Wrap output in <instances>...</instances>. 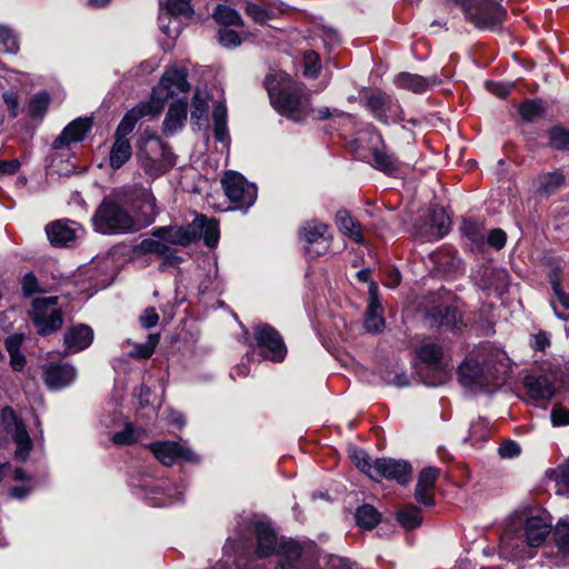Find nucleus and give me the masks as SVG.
Segmentation results:
<instances>
[{"label": "nucleus", "mask_w": 569, "mask_h": 569, "mask_svg": "<svg viewBox=\"0 0 569 569\" xmlns=\"http://www.w3.org/2000/svg\"><path fill=\"white\" fill-rule=\"evenodd\" d=\"M264 86L271 106L277 112L297 122L308 118L311 110L310 94L306 92L302 84L292 81L288 73L268 74Z\"/></svg>", "instance_id": "obj_1"}, {"label": "nucleus", "mask_w": 569, "mask_h": 569, "mask_svg": "<svg viewBox=\"0 0 569 569\" xmlns=\"http://www.w3.org/2000/svg\"><path fill=\"white\" fill-rule=\"evenodd\" d=\"M257 553L259 557H269L278 549L281 557L276 569H305L302 561V547L295 540L278 541L273 528L264 522L256 525Z\"/></svg>", "instance_id": "obj_2"}, {"label": "nucleus", "mask_w": 569, "mask_h": 569, "mask_svg": "<svg viewBox=\"0 0 569 569\" xmlns=\"http://www.w3.org/2000/svg\"><path fill=\"white\" fill-rule=\"evenodd\" d=\"M92 223L102 234L131 233L140 228L121 204L110 199H104L97 208Z\"/></svg>", "instance_id": "obj_3"}, {"label": "nucleus", "mask_w": 569, "mask_h": 569, "mask_svg": "<svg viewBox=\"0 0 569 569\" xmlns=\"http://www.w3.org/2000/svg\"><path fill=\"white\" fill-rule=\"evenodd\" d=\"M459 4L466 19L480 29H495L506 17V10L497 0H446Z\"/></svg>", "instance_id": "obj_4"}, {"label": "nucleus", "mask_w": 569, "mask_h": 569, "mask_svg": "<svg viewBox=\"0 0 569 569\" xmlns=\"http://www.w3.org/2000/svg\"><path fill=\"white\" fill-rule=\"evenodd\" d=\"M140 161L150 176H161L174 166V154L157 136H150L140 146Z\"/></svg>", "instance_id": "obj_5"}, {"label": "nucleus", "mask_w": 569, "mask_h": 569, "mask_svg": "<svg viewBox=\"0 0 569 569\" xmlns=\"http://www.w3.org/2000/svg\"><path fill=\"white\" fill-rule=\"evenodd\" d=\"M187 77L188 72L183 68L170 67L164 71L159 84L153 88L149 100L156 112L161 113L169 98L188 93L190 84Z\"/></svg>", "instance_id": "obj_6"}, {"label": "nucleus", "mask_w": 569, "mask_h": 569, "mask_svg": "<svg viewBox=\"0 0 569 569\" xmlns=\"http://www.w3.org/2000/svg\"><path fill=\"white\" fill-rule=\"evenodd\" d=\"M417 355L427 368V372L423 377L425 385L439 387L450 379L451 369L440 346L426 343L419 348Z\"/></svg>", "instance_id": "obj_7"}, {"label": "nucleus", "mask_w": 569, "mask_h": 569, "mask_svg": "<svg viewBox=\"0 0 569 569\" xmlns=\"http://www.w3.org/2000/svg\"><path fill=\"white\" fill-rule=\"evenodd\" d=\"M57 305L58 297L56 296L33 299L29 315L39 335L48 336L62 327L63 315Z\"/></svg>", "instance_id": "obj_8"}, {"label": "nucleus", "mask_w": 569, "mask_h": 569, "mask_svg": "<svg viewBox=\"0 0 569 569\" xmlns=\"http://www.w3.org/2000/svg\"><path fill=\"white\" fill-rule=\"evenodd\" d=\"M228 199L233 203L234 209L251 207L257 199V188L249 183L243 176L237 172H227L221 180Z\"/></svg>", "instance_id": "obj_9"}, {"label": "nucleus", "mask_w": 569, "mask_h": 569, "mask_svg": "<svg viewBox=\"0 0 569 569\" xmlns=\"http://www.w3.org/2000/svg\"><path fill=\"white\" fill-rule=\"evenodd\" d=\"M0 419L3 430L11 436L17 446L16 457L26 460L32 449V442L24 423L10 407L1 410Z\"/></svg>", "instance_id": "obj_10"}, {"label": "nucleus", "mask_w": 569, "mask_h": 569, "mask_svg": "<svg viewBox=\"0 0 569 569\" xmlns=\"http://www.w3.org/2000/svg\"><path fill=\"white\" fill-rule=\"evenodd\" d=\"M257 347L262 349L264 358L281 362L287 355V348L280 333L267 323L259 325L253 330Z\"/></svg>", "instance_id": "obj_11"}, {"label": "nucleus", "mask_w": 569, "mask_h": 569, "mask_svg": "<svg viewBox=\"0 0 569 569\" xmlns=\"http://www.w3.org/2000/svg\"><path fill=\"white\" fill-rule=\"evenodd\" d=\"M153 456L164 466H172L179 459L198 462V456L189 448L176 441H157L149 446Z\"/></svg>", "instance_id": "obj_12"}, {"label": "nucleus", "mask_w": 569, "mask_h": 569, "mask_svg": "<svg viewBox=\"0 0 569 569\" xmlns=\"http://www.w3.org/2000/svg\"><path fill=\"white\" fill-rule=\"evenodd\" d=\"M371 479L379 481L382 478L396 480L405 485L411 478V466L405 460H395L391 458H378L375 460Z\"/></svg>", "instance_id": "obj_13"}, {"label": "nucleus", "mask_w": 569, "mask_h": 569, "mask_svg": "<svg viewBox=\"0 0 569 569\" xmlns=\"http://www.w3.org/2000/svg\"><path fill=\"white\" fill-rule=\"evenodd\" d=\"M201 226V220H192L186 226H168L154 228L151 234L158 239H162L166 243L177 246H188L197 240V232Z\"/></svg>", "instance_id": "obj_14"}, {"label": "nucleus", "mask_w": 569, "mask_h": 569, "mask_svg": "<svg viewBox=\"0 0 569 569\" xmlns=\"http://www.w3.org/2000/svg\"><path fill=\"white\" fill-rule=\"evenodd\" d=\"M461 385L468 388L485 387L493 381V376L482 360L468 357L459 367Z\"/></svg>", "instance_id": "obj_15"}, {"label": "nucleus", "mask_w": 569, "mask_h": 569, "mask_svg": "<svg viewBox=\"0 0 569 569\" xmlns=\"http://www.w3.org/2000/svg\"><path fill=\"white\" fill-rule=\"evenodd\" d=\"M327 224L319 221H308L300 228V237L306 242V249L311 256L323 254L329 246Z\"/></svg>", "instance_id": "obj_16"}, {"label": "nucleus", "mask_w": 569, "mask_h": 569, "mask_svg": "<svg viewBox=\"0 0 569 569\" xmlns=\"http://www.w3.org/2000/svg\"><path fill=\"white\" fill-rule=\"evenodd\" d=\"M92 122L89 118H77L71 121L52 142L53 150H69L72 143L80 142L90 131Z\"/></svg>", "instance_id": "obj_17"}, {"label": "nucleus", "mask_w": 569, "mask_h": 569, "mask_svg": "<svg viewBox=\"0 0 569 569\" xmlns=\"http://www.w3.org/2000/svg\"><path fill=\"white\" fill-rule=\"evenodd\" d=\"M366 104L373 116L382 122L398 116L399 106L390 96L376 90L366 97Z\"/></svg>", "instance_id": "obj_18"}, {"label": "nucleus", "mask_w": 569, "mask_h": 569, "mask_svg": "<svg viewBox=\"0 0 569 569\" xmlns=\"http://www.w3.org/2000/svg\"><path fill=\"white\" fill-rule=\"evenodd\" d=\"M49 241L59 247L69 244L83 233V229L74 221L58 220L47 226Z\"/></svg>", "instance_id": "obj_19"}, {"label": "nucleus", "mask_w": 569, "mask_h": 569, "mask_svg": "<svg viewBox=\"0 0 569 569\" xmlns=\"http://www.w3.org/2000/svg\"><path fill=\"white\" fill-rule=\"evenodd\" d=\"M519 523H523L526 545L531 548L540 547L550 533V523L539 515L519 518Z\"/></svg>", "instance_id": "obj_20"}, {"label": "nucleus", "mask_w": 569, "mask_h": 569, "mask_svg": "<svg viewBox=\"0 0 569 569\" xmlns=\"http://www.w3.org/2000/svg\"><path fill=\"white\" fill-rule=\"evenodd\" d=\"M76 377V368L68 363H49L43 368V379L49 389L68 387Z\"/></svg>", "instance_id": "obj_21"}, {"label": "nucleus", "mask_w": 569, "mask_h": 569, "mask_svg": "<svg viewBox=\"0 0 569 569\" xmlns=\"http://www.w3.org/2000/svg\"><path fill=\"white\" fill-rule=\"evenodd\" d=\"M153 109V106L149 101H147L141 102L131 110H129L118 124L114 132V138L128 139V136L133 131L137 122L141 118L146 116L154 117L160 114L159 112H156Z\"/></svg>", "instance_id": "obj_22"}, {"label": "nucleus", "mask_w": 569, "mask_h": 569, "mask_svg": "<svg viewBox=\"0 0 569 569\" xmlns=\"http://www.w3.org/2000/svg\"><path fill=\"white\" fill-rule=\"evenodd\" d=\"M188 114V103L186 97L177 98L169 107L163 120V132L167 136H173L184 126Z\"/></svg>", "instance_id": "obj_23"}, {"label": "nucleus", "mask_w": 569, "mask_h": 569, "mask_svg": "<svg viewBox=\"0 0 569 569\" xmlns=\"http://www.w3.org/2000/svg\"><path fill=\"white\" fill-rule=\"evenodd\" d=\"M439 475L440 470L435 467H427L420 471L415 489V497L418 502L425 506L435 505V499L430 491L432 490Z\"/></svg>", "instance_id": "obj_24"}, {"label": "nucleus", "mask_w": 569, "mask_h": 569, "mask_svg": "<svg viewBox=\"0 0 569 569\" xmlns=\"http://www.w3.org/2000/svg\"><path fill=\"white\" fill-rule=\"evenodd\" d=\"M137 250L141 253H154L164 260V264L169 266H178L182 260L166 241L153 236L152 238L143 239L138 244Z\"/></svg>", "instance_id": "obj_25"}, {"label": "nucleus", "mask_w": 569, "mask_h": 569, "mask_svg": "<svg viewBox=\"0 0 569 569\" xmlns=\"http://www.w3.org/2000/svg\"><path fill=\"white\" fill-rule=\"evenodd\" d=\"M523 385L535 402L548 401L555 396V387L547 376H527Z\"/></svg>", "instance_id": "obj_26"}, {"label": "nucleus", "mask_w": 569, "mask_h": 569, "mask_svg": "<svg viewBox=\"0 0 569 569\" xmlns=\"http://www.w3.org/2000/svg\"><path fill=\"white\" fill-rule=\"evenodd\" d=\"M395 83L398 88L406 89L415 93H422L436 84L441 83V80L437 76L425 78L410 72H401L396 77Z\"/></svg>", "instance_id": "obj_27"}, {"label": "nucleus", "mask_w": 569, "mask_h": 569, "mask_svg": "<svg viewBox=\"0 0 569 569\" xmlns=\"http://www.w3.org/2000/svg\"><path fill=\"white\" fill-rule=\"evenodd\" d=\"M92 340L93 330L87 325L73 326L64 335V345L72 353L87 349Z\"/></svg>", "instance_id": "obj_28"}, {"label": "nucleus", "mask_w": 569, "mask_h": 569, "mask_svg": "<svg viewBox=\"0 0 569 569\" xmlns=\"http://www.w3.org/2000/svg\"><path fill=\"white\" fill-rule=\"evenodd\" d=\"M428 317L432 325L445 327L449 330L458 329L462 326V317L457 308L451 306H437L429 310Z\"/></svg>", "instance_id": "obj_29"}, {"label": "nucleus", "mask_w": 569, "mask_h": 569, "mask_svg": "<svg viewBox=\"0 0 569 569\" xmlns=\"http://www.w3.org/2000/svg\"><path fill=\"white\" fill-rule=\"evenodd\" d=\"M193 13L190 0H167L164 8H161L159 13V27L166 36H171L172 30L169 26L163 24L164 19H170V16L190 17Z\"/></svg>", "instance_id": "obj_30"}, {"label": "nucleus", "mask_w": 569, "mask_h": 569, "mask_svg": "<svg viewBox=\"0 0 569 569\" xmlns=\"http://www.w3.org/2000/svg\"><path fill=\"white\" fill-rule=\"evenodd\" d=\"M132 156L129 139L114 138L109 152V164L113 170L120 169Z\"/></svg>", "instance_id": "obj_31"}, {"label": "nucleus", "mask_w": 569, "mask_h": 569, "mask_svg": "<svg viewBox=\"0 0 569 569\" xmlns=\"http://www.w3.org/2000/svg\"><path fill=\"white\" fill-rule=\"evenodd\" d=\"M339 230L358 243L363 242L361 226L348 211L341 210L336 216Z\"/></svg>", "instance_id": "obj_32"}, {"label": "nucleus", "mask_w": 569, "mask_h": 569, "mask_svg": "<svg viewBox=\"0 0 569 569\" xmlns=\"http://www.w3.org/2000/svg\"><path fill=\"white\" fill-rule=\"evenodd\" d=\"M501 551L511 558L515 559H525V558H531V552L527 550L525 546H520L518 543V540H515V537L512 536V531L510 528H508L502 537H501Z\"/></svg>", "instance_id": "obj_33"}, {"label": "nucleus", "mask_w": 569, "mask_h": 569, "mask_svg": "<svg viewBox=\"0 0 569 569\" xmlns=\"http://www.w3.org/2000/svg\"><path fill=\"white\" fill-rule=\"evenodd\" d=\"M193 220H201V228L197 232V240L203 238L208 247H214L219 240L218 222L214 219H208L206 216H197Z\"/></svg>", "instance_id": "obj_34"}, {"label": "nucleus", "mask_w": 569, "mask_h": 569, "mask_svg": "<svg viewBox=\"0 0 569 569\" xmlns=\"http://www.w3.org/2000/svg\"><path fill=\"white\" fill-rule=\"evenodd\" d=\"M372 162L376 169L389 176L397 174L400 169L399 161L392 154L379 149H373Z\"/></svg>", "instance_id": "obj_35"}, {"label": "nucleus", "mask_w": 569, "mask_h": 569, "mask_svg": "<svg viewBox=\"0 0 569 569\" xmlns=\"http://www.w3.org/2000/svg\"><path fill=\"white\" fill-rule=\"evenodd\" d=\"M538 191L546 196L555 193L563 183V176L560 171L547 172L538 176Z\"/></svg>", "instance_id": "obj_36"}, {"label": "nucleus", "mask_w": 569, "mask_h": 569, "mask_svg": "<svg viewBox=\"0 0 569 569\" xmlns=\"http://www.w3.org/2000/svg\"><path fill=\"white\" fill-rule=\"evenodd\" d=\"M355 517L357 525L367 530L373 529L380 521V513L371 505L358 507Z\"/></svg>", "instance_id": "obj_37"}, {"label": "nucleus", "mask_w": 569, "mask_h": 569, "mask_svg": "<svg viewBox=\"0 0 569 569\" xmlns=\"http://www.w3.org/2000/svg\"><path fill=\"white\" fill-rule=\"evenodd\" d=\"M397 520L407 530L419 527L422 522L421 511L413 505H406L397 513Z\"/></svg>", "instance_id": "obj_38"}, {"label": "nucleus", "mask_w": 569, "mask_h": 569, "mask_svg": "<svg viewBox=\"0 0 569 569\" xmlns=\"http://www.w3.org/2000/svg\"><path fill=\"white\" fill-rule=\"evenodd\" d=\"M432 233L440 239L448 233L451 221L443 208H435L430 214Z\"/></svg>", "instance_id": "obj_39"}, {"label": "nucleus", "mask_w": 569, "mask_h": 569, "mask_svg": "<svg viewBox=\"0 0 569 569\" xmlns=\"http://www.w3.org/2000/svg\"><path fill=\"white\" fill-rule=\"evenodd\" d=\"M559 552L569 559V521H559L552 532Z\"/></svg>", "instance_id": "obj_40"}, {"label": "nucleus", "mask_w": 569, "mask_h": 569, "mask_svg": "<svg viewBox=\"0 0 569 569\" xmlns=\"http://www.w3.org/2000/svg\"><path fill=\"white\" fill-rule=\"evenodd\" d=\"M214 20L222 26H241L242 19L238 11L234 9L219 4L213 11Z\"/></svg>", "instance_id": "obj_41"}, {"label": "nucleus", "mask_w": 569, "mask_h": 569, "mask_svg": "<svg viewBox=\"0 0 569 569\" xmlns=\"http://www.w3.org/2000/svg\"><path fill=\"white\" fill-rule=\"evenodd\" d=\"M160 340L159 335L151 333L148 336L147 341L143 343H136L133 345V350L130 351V357L137 358V359H149L158 346Z\"/></svg>", "instance_id": "obj_42"}, {"label": "nucleus", "mask_w": 569, "mask_h": 569, "mask_svg": "<svg viewBox=\"0 0 569 569\" xmlns=\"http://www.w3.org/2000/svg\"><path fill=\"white\" fill-rule=\"evenodd\" d=\"M489 437V427L488 422L479 419L475 421L470 426L469 437L465 439V441L470 442L471 446H476L480 442H483Z\"/></svg>", "instance_id": "obj_43"}, {"label": "nucleus", "mask_w": 569, "mask_h": 569, "mask_svg": "<svg viewBox=\"0 0 569 569\" xmlns=\"http://www.w3.org/2000/svg\"><path fill=\"white\" fill-rule=\"evenodd\" d=\"M350 458H351L352 462L355 463V466L360 471H362L363 473H366L368 477L371 478V475L373 472L372 470L375 467V461L371 460V458L365 450L352 449L350 451Z\"/></svg>", "instance_id": "obj_44"}, {"label": "nucleus", "mask_w": 569, "mask_h": 569, "mask_svg": "<svg viewBox=\"0 0 569 569\" xmlns=\"http://www.w3.org/2000/svg\"><path fill=\"white\" fill-rule=\"evenodd\" d=\"M321 70L320 57L316 51L309 50L303 54V74L309 78H317Z\"/></svg>", "instance_id": "obj_45"}, {"label": "nucleus", "mask_w": 569, "mask_h": 569, "mask_svg": "<svg viewBox=\"0 0 569 569\" xmlns=\"http://www.w3.org/2000/svg\"><path fill=\"white\" fill-rule=\"evenodd\" d=\"M140 435V429L134 428L131 423H127L123 430L113 435L112 441L120 446L131 445L139 440Z\"/></svg>", "instance_id": "obj_46"}, {"label": "nucleus", "mask_w": 569, "mask_h": 569, "mask_svg": "<svg viewBox=\"0 0 569 569\" xmlns=\"http://www.w3.org/2000/svg\"><path fill=\"white\" fill-rule=\"evenodd\" d=\"M543 113L541 101L527 100L519 107V114L525 121H533Z\"/></svg>", "instance_id": "obj_47"}, {"label": "nucleus", "mask_w": 569, "mask_h": 569, "mask_svg": "<svg viewBox=\"0 0 569 569\" xmlns=\"http://www.w3.org/2000/svg\"><path fill=\"white\" fill-rule=\"evenodd\" d=\"M50 98L47 93L36 94L29 104V114L31 118H41L48 109Z\"/></svg>", "instance_id": "obj_48"}, {"label": "nucleus", "mask_w": 569, "mask_h": 569, "mask_svg": "<svg viewBox=\"0 0 569 569\" xmlns=\"http://www.w3.org/2000/svg\"><path fill=\"white\" fill-rule=\"evenodd\" d=\"M157 493H161L167 497V500L160 498H152L154 500L153 506L162 507L173 501H179L183 497V492L177 487H157Z\"/></svg>", "instance_id": "obj_49"}, {"label": "nucleus", "mask_w": 569, "mask_h": 569, "mask_svg": "<svg viewBox=\"0 0 569 569\" xmlns=\"http://www.w3.org/2000/svg\"><path fill=\"white\" fill-rule=\"evenodd\" d=\"M549 143L558 150L569 149V131L563 128H553L549 131Z\"/></svg>", "instance_id": "obj_50"}, {"label": "nucleus", "mask_w": 569, "mask_h": 569, "mask_svg": "<svg viewBox=\"0 0 569 569\" xmlns=\"http://www.w3.org/2000/svg\"><path fill=\"white\" fill-rule=\"evenodd\" d=\"M0 49L8 53H17L19 50L17 37L6 27H0Z\"/></svg>", "instance_id": "obj_51"}, {"label": "nucleus", "mask_w": 569, "mask_h": 569, "mask_svg": "<svg viewBox=\"0 0 569 569\" xmlns=\"http://www.w3.org/2000/svg\"><path fill=\"white\" fill-rule=\"evenodd\" d=\"M365 327L368 331L379 332L385 328L382 311L367 310Z\"/></svg>", "instance_id": "obj_52"}, {"label": "nucleus", "mask_w": 569, "mask_h": 569, "mask_svg": "<svg viewBox=\"0 0 569 569\" xmlns=\"http://www.w3.org/2000/svg\"><path fill=\"white\" fill-rule=\"evenodd\" d=\"M2 100L9 111L10 118L14 119L20 113V96L18 91L9 90L2 94Z\"/></svg>", "instance_id": "obj_53"}, {"label": "nucleus", "mask_w": 569, "mask_h": 569, "mask_svg": "<svg viewBox=\"0 0 569 569\" xmlns=\"http://www.w3.org/2000/svg\"><path fill=\"white\" fill-rule=\"evenodd\" d=\"M207 98L203 97L199 90H197L192 98L191 119H196L197 121H199L207 113Z\"/></svg>", "instance_id": "obj_54"}, {"label": "nucleus", "mask_w": 569, "mask_h": 569, "mask_svg": "<svg viewBox=\"0 0 569 569\" xmlns=\"http://www.w3.org/2000/svg\"><path fill=\"white\" fill-rule=\"evenodd\" d=\"M551 423L555 427L569 426V409L555 406L550 413Z\"/></svg>", "instance_id": "obj_55"}, {"label": "nucleus", "mask_w": 569, "mask_h": 569, "mask_svg": "<svg viewBox=\"0 0 569 569\" xmlns=\"http://www.w3.org/2000/svg\"><path fill=\"white\" fill-rule=\"evenodd\" d=\"M246 13L258 23H264L271 17L269 11L251 2L247 3Z\"/></svg>", "instance_id": "obj_56"}, {"label": "nucleus", "mask_w": 569, "mask_h": 569, "mask_svg": "<svg viewBox=\"0 0 569 569\" xmlns=\"http://www.w3.org/2000/svg\"><path fill=\"white\" fill-rule=\"evenodd\" d=\"M219 42L226 48H233L241 43L239 34L227 28L219 30Z\"/></svg>", "instance_id": "obj_57"}, {"label": "nucleus", "mask_w": 569, "mask_h": 569, "mask_svg": "<svg viewBox=\"0 0 569 569\" xmlns=\"http://www.w3.org/2000/svg\"><path fill=\"white\" fill-rule=\"evenodd\" d=\"M346 113L338 109H333L332 111L328 107H322L319 109H313L311 107L310 113L308 117H311L315 120H325L330 117H343Z\"/></svg>", "instance_id": "obj_58"}, {"label": "nucleus", "mask_w": 569, "mask_h": 569, "mask_svg": "<svg viewBox=\"0 0 569 569\" xmlns=\"http://www.w3.org/2000/svg\"><path fill=\"white\" fill-rule=\"evenodd\" d=\"M506 240H507L506 232L502 231L501 229H492L487 237V241H488L489 246H491L492 248H495L497 250L505 247Z\"/></svg>", "instance_id": "obj_59"}, {"label": "nucleus", "mask_w": 569, "mask_h": 569, "mask_svg": "<svg viewBox=\"0 0 569 569\" xmlns=\"http://www.w3.org/2000/svg\"><path fill=\"white\" fill-rule=\"evenodd\" d=\"M24 341V335L13 333L6 338L4 346L8 353L21 351L22 343Z\"/></svg>", "instance_id": "obj_60"}, {"label": "nucleus", "mask_w": 569, "mask_h": 569, "mask_svg": "<svg viewBox=\"0 0 569 569\" xmlns=\"http://www.w3.org/2000/svg\"><path fill=\"white\" fill-rule=\"evenodd\" d=\"M158 321L159 316L153 308L146 309L140 317V323L146 329L154 327L158 323Z\"/></svg>", "instance_id": "obj_61"}, {"label": "nucleus", "mask_w": 569, "mask_h": 569, "mask_svg": "<svg viewBox=\"0 0 569 569\" xmlns=\"http://www.w3.org/2000/svg\"><path fill=\"white\" fill-rule=\"evenodd\" d=\"M520 453V447L515 441H507L499 448V455L502 458H513Z\"/></svg>", "instance_id": "obj_62"}, {"label": "nucleus", "mask_w": 569, "mask_h": 569, "mask_svg": "<svg viewBox=\"0 0 569 569\" xmlns=\"http://www.w3.org/2000/svg\"><path fill=\"white\" fill-rule=\"evenodd\" d=\"M327 569H353L352 565L345 558L338 556H329Z\"/></svg>", "instance_id": "obj_63"}, {"label": "nucleus", "mask_w": 569, "mask_h": 569, "mask_svg": "<svg viewBox=\"0 0 569 569\" xmlns=\"http://www.w3.org/2000/svg\"><path fill=\"white\" fill-rule=\"evenodd\" d=\"M386 381L389 385H393L400 388L408 387L410 385L409 378L405 372L389 373L386 377Z\"/></svg>", "instance_id": "obj_64"}]
</instances>
